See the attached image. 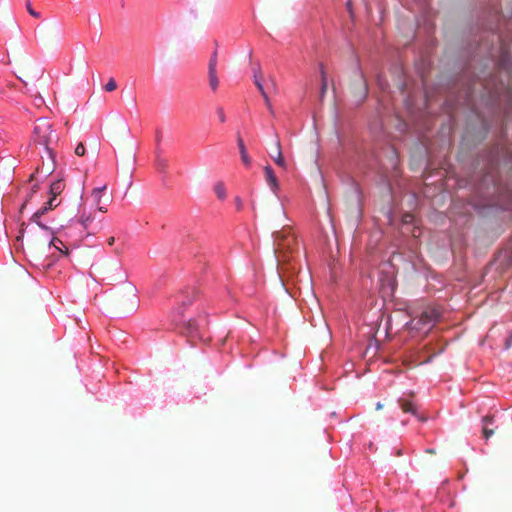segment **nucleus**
<instances>
[{"instance_id": "nucleus-6", "label": "nucleus", "mask_w": 512, "mask_h": 512, "mask_svg": "<svg viewBox=\"0 0 512 512\" xmlns=\"http://www.w3.org/2000/svg\"><path fill=\"white\" fill-rule=\"evenodd\" d=\"M65 187L66 182L63 176H61L60 174L52 176L49 184L48 199L43 204V206H46L51 209H55L58 206H60L63 200L62 194L65 190Z\"/></svg>"}, {"instance_id": "nucleus-36", "label": "nucleus", "mask_w": 512, "mask_h": 512, "mask_svg": "<svg viewBox=\"0 0 512 512\" xmlns=\"http://www.w3.org/2000/svg\"><path fill=\"white\" fill-rule=\"evenodd\" d=\"M357 69H358V71L360 72L361 77H364L359 63H358V65H357Z\"/></svg>"}, {"instance_id": "nucleus-11", "label": "nucleus", "mask_w": 512, "mask_h": 512, "mask_svg": "<svg viewBox=\"0 0 512 512\" xmlns=\"http://www.w3.org/2000/svg\"><path fill=\"white\" fill-rule=\"evenodd\" d=\"M51 208L41 206L31 217L30 221L37 224L42 230L46 231L49 235H53V229L47 226L43 221L42 217L51 211Z\"/></svg>"}, {"instance_id": "nucleus-8", "label": "nucleus", "mask_w": 512, "mask_h": 512, "mask_svg": "<svg viewBox=\"0 0 512 512\" xmlns=\"http://www.w3.org/2000/svg\"><path fill=\"white\" fill-rule=\"evenodd\" d=\"M91 199L93 205H95L99 211L106 212L107 207L111 203V198L107 195V186L102 185L93 188L91 192Z\"/></svg>"}, {"instance_id": "nucleus-25", "label": "nucleus", "mask_w": 512, "mask_h": 512, "mask_svg": "<svg viewBox=\"0 0 512 512\" xmlns=\"http://www.w3.org/2000/svg\"><path fill=\"white\" fill-rule=\"evenodd\" d=\"M116 88H117V83L114 78H110L104 86V89L107 92H112V91L116 90Z\"/></svg>"}, {"instance_id": "nucleus-35", "label": "nucleus", "mask_w": 512, "mask_h": 512, "mask_svg": "<svg viewBox=\"0 0 512 512\" xmlns=\"http://www.w3.org/2000/svg\"><path fill=\"white\" fill-rule=\"evenodd\" d=\"M383 408V404L381 402L376 403V410H381Z\"/></svg>"}, {"instance_id": "nucleus-17", "label": "nucleus", "mask_w": 512, "mask_h": 512, "mask_svg": "<svg viewBox=\"0 0 512 512\" xmlns=\"http://www.w3.org/2000/svg\"><path fill=\"white\" fill-rule=\"evenodd\" d=\"M237 145L239 148V152H240L241 160H242L243 164L246 167H250L251 166V158L249 157L247 150H246V146L244 144V141L239 134H238V138H237Z\"/></svg>"}, {"instance_id": "nucleus-20", "label": "nucleus", "mask_w": 512, "mask_h": 512, "mask_svg": "<svg viewBox=\"0 0 512 512\" xmlns=\"http://www.w3.org/2000/svg\"><path fill=\"white\" fill-rule=\"evenodd\" d=\"M480 121H481V128L483 131V139H485L488 135V133L491 131L494 125V120L486 118L484 116L479 115Z\"/></svg>"}, {"instance_id": "nucleus-21", "label": "nucleus", "mask_w": 512, "mask_h": 512, "mask_svg": "<svg viewBox=\"0 0 512 512\" xmlns=\"http://www.w3.org/2000/svg\"><path fill=\"white\" fill-rule=\"evenodd\" d=\"M319 68H320V77H321L320 94L323 97L328 89V77H327V73L324 69L323 64H320Z\"/></svg>"}, {"instance_id": "nucleus-37", "label": "nucleus", "mask_w": 512, "mask_h": 512, "mask_svg": "<svg viewBox=\"0 0 512 512\" xmlns=\"http://www.w3.org/2000/svg\"><path fill=\"white\" fill-rule=\"evenodd\" d=\"M426 452H428V453H435V451H434V449H433V448H429V449H427V450H426Z\"/></svg>"}, {"instance_id": "nucleus-19", "label": "nucleus", "mask_w": 512, "mask_h": 512, "mask_svg": "<svg viewBox=\"0 0 512 512\" xmlns=\"http://www.w3.org/2000/svg\"><path fill=\"white\" fill-rule=\"evenodd\" d=\"M483 422V436L486 440H488L493 435V430L488 428V425H492L494 423L493 416H485L482 419Z\"/></svg>"}, {"instance_id": "nucleus-28", "label": "nucleus", "mask_w": 512, "mask_h": 512, "mask_svg": "<svg viewBox=\"0 0 512 512\" xmlns=\"http://www.w3.org/2000/svg\"><path fill=\"white\" fill-rule=\"evenodd\" d=\"M216 113L218 115L220 122H222V123L226 122V116H225V113H224V110L222 107H218L216 110Z\"/></svg>"}, {"instance_id": "nucleus-9", "label": "nucleus", "mask_w": 512, "mask_h": 512, "mask_svg": "<svg viewBox=\"0 0 512 512\" xmlns=\"http://www.w3.org/2000/svg\"><path fill=\"white\" fill-rule=\"evenodd\" d=\"M23 95L21 91L12 84L6 83L0 87V101L7 103H19Z\"/></svg>"}, {"instance_id": "nucleus-26", "label": "nucleus", "mask_w": 512, "mask_h": 512, "mask_svg": "<svg viewBox=\"0 0 512 512\" xmlns=\"http://www.w3.org/2000/svg\"><path fill=\"white\" fill-rule=\"evenodd\" d=\"M26 9H27V12H28L32 17L40 18V13H39V12H37V11L32 7V4H31V1H30V0H27V2H26Z\"/></svg>"}, {"instance_id": "nucleus-2", "label": "nucleus", "mask_w": 512, "mask_h": 512, "mask_svg": "<svg viewBox=\"0 0 512 512\" xmlns=\"http://www.w3.org/2000/svg\"><path fill=\"white\" fill-rule=\"evenodd\" d=\"M168 319L173 330L192 345L208 338L209 312L195 287H186L170 298Z\"/></svg>"}, {"instance_id": "nucleus-3", "label": "nucleus", "mask_w": 512, "mask_h": 512, "mask_svg": "<svg viewBox=\"0 0 512 512\" xmlns=\"http://www.w3.org/2000/svg\"><path fill=\"white\" fill-rule=\"evenodd\" d=\"M422 21L425 31V41L423 47L415 52V66L419 75L418 92L422 96L421 106L416 103V92L414 89L410 88L409 79L406 77L404 69L400 67V72L403 77L400 83V89L404 95L405 106L411 113L415 111L423 113L426 111L432 97L427 85V74L432 64L431 56L437 45V40L434 37L435 25L429 16H423Z\"/></svg>"}, {"instance_id": "nucleus-18", "label": "nucleus", "mask_w": 512, "mask_h": 512, "mask_svg": "<svg viewBox=\"0 0 512 512\" xmlns=\"http://www.w3.org/2000/svg\"><path fill=\"white\" fill-rule=\"evenodd\" d=\"M37 141L44 146L45 152L47 153L48 157L51 159V173H52L56 166V162H55L56 155H55L53 149L49 147L48 141L45 139L44 136L42 138L39 136Z\"/></svg>"}, {"instance_id": "nucleus-13", "label": "nucleus", "mask_w": 512, "mask_h": 512, "mask_svg": "<svg viewBox=\"0 0 512 512\" xmlns=\"http://www.w3.org/2000/svg\"><path fill=\"white\" fill-rule=\"evenodd\" d=\"M49 247L55 248L63 255H68L69 247L71 246L67 244L66 239L63 240L62 238L55 236V232H53V235H51V239L49 241Z\"/></svg>"}, {"instance_id": "nucleus-33", "label": "nucleus", "mask_w": 512, "mask_h": 512, "mask_svg": "<svg viewBox=\"0 0 512 512\" xmlns=\"http://www.w3.org/2000/svg\"><path fill=\"white\" fill-rule=\"evenodd\" d=\"M422 7L424 10H427L429 7V0H422Z\"/></svg>"}, {"instance_id": "nucleus-22", "label": "nucleus", "mask_w": 512, "mask_h": 512, "mask_svg": "<svg viewBox=\"0 0 512 512\" xmlns=\"http://www.w3.org/2000/svg\"><path fill=\"white\" fill-rule=\"evenodd\" d=\"M276 145H277V156L274 158V162L279 167L284 168L286 166V161H285V159H284V157L282 155L279 140L276 141Z\"/></svg>"}, {"instance_id": "nucleus-34", "label": "nucleus", "mask_w": 512, "mask_h": 512, "mask_svg": "<svg viewBox=\"0 0 512 512\" xmlns=\"http://www.w3.org/2000/svg\"><path fill=\"white\" fill-rule=\"evenodd\" d=\"M41 129H42V127H41L40 125H36V126L34 127V133H35L36 135H39V134H40V132H41Z\"/></svg>"}, {"instance_id": "nucleus-27", "label": "nucleus", "mask_w": 512, "mask_h": 512, "mask_svg": "<svg viewBox=\"0 0 512 512\" xmlns=\"http://www.w3.org/2000/svg\"><path fill=\"white\" fill-rule=\"evenodd\" d=\"M85 152H86V148H85L84 144L79 143L75 148V154L78 156H83L85 154Z\"/></svg>"}, {"instance_id": "nucleus-5", "label": "nucleus", "mask_w": 512, "mask_h": 512, "mask_svg": "<svg viewBox=\"0 0 512 512\" xmlns=\"http://www.w3.org/2000/svg\"><path fill=\"white\" fill-rule=\"evenodd\" d=\"M77 217V220H71L61 234L72 248L79 247L85 238L94 233L91 228L94 218L86 213L85 208L80 207Z\"/></svg>"}, {"instance_id": "nucleus-29", "label": "nucleus", "mask_w": 512, "mask_h": 512, "mask_svg": "<svg viewBox=\"0 0 512 512\" xmlns=\"http://www.w3.org/2000/svg\"><path fill=\"white\" fill-rule=\"evenodd\" d=\"M512 347V330L510 331L508 337L505 339L504 342V349L509 350Z\"/></svg>"}, {"instance_id": "nucleus-30", "label": "nucleus", "mask_w": 512, "mask_h": 512, "mask_svg": "<svg viewBox=\"0 0 512 512\" xmlns=\"http://www.w3.org/2000/svg\"><path fill=\"white\" fill-rule=\"evenodd\" d=\"M127 289H128V293L133 297V298H136V294H135V287L131 286V285H128L127 286Z\"/></svg>"}, {"instance_id": "nucleus-16", "label": "nucleus", "mask_w": 512, "mask_h": 512, "mask_svg": "<svg viewBox=\"0 0 512 512\" xmlns=\"http://www.w3.org/2000/svg\"><path fill=\"white\" fill-rule=\"evenodd\" d=\"M254 84L257 87V89L259 90V92L261 93L262 97L264 98V101H265V104H266L267 108L269 110H271L272 109L271 103H270L268 94H267V92L264 89V86H263V83H262V77H261L260 73L259 74L256 73V72L254 73Z\"/></svg>"}, {"instance_id": "nucleus-4", "label": "nucleus", "mask_w": 512, "mask_h": 512, "mask_svg": "<svg viewBox=\"0 0 512 512\" xmlns=\"http://www.w3.org/2000/svg\"><path fill=\"white\" fill-rule=\"evenodd\" d=\"M406 328L412 336L427 334L441 320L443 308L426 300H416L408 308Z\"/></svg>"}, {"instance_id": "nucleus-23", "label": "nucleus", "mask_w": 512, "mask_h": 512, "mask_svg": "<svg viewBox=\"0 0 512 512\" xmlns=\"http://www.w3.org/2000/svg\"><path fill=\"white\" fill-rule=\"evenodd\" d=\"M214 192L219 199L224 200L226 198V189L222 183L215 184Z\"/></svg>"}, {"instance_id": "nucleus-12", "label": "nucleus", "mask_w": 512, "mask_h": 512, "mask_svg": "<svg viewBox=\"0 0 512 512\" xmlns=\"http://www.w3.org/2000/svg\"><path fill=\"white\" fill-rule=\"evenodd\" d=\"M216 64H217V57H216V52H214L209 61V65H208L209 85L213 91H216L218 88V85H219V80H218L217 72H216Z\"/></svg>"}, {"instance_id": "nucleus-10", "label": "nucleus", "mask_w": 512, "mask_h": 512, "mask_svg": "<svg viewBox=\"0 0 512 512\" xmlns=\"http://www.w3.org/2000/svg\"><path fill=\"white\" fill-rule=\"evenodd\" d=\"M161 141V132L157 131L156 133V142L158 147L155 151V168L156 170L162 174V181L165 182L166 173L168 169V160L162 156V151L159 147V143Z\"/></svg>"}, {"instance_id": "nucleus-24", "label": "nucleus", "mask_w": 512, "mask_h": 512, "mask_svg": "<svg viewBox=\"0 0 512 512\" xmlns=\"http://www.w3.org/2000/svg\"><path fill=\"white\" fill-rule=\"evenodd\" d=\"M377 83H378L379 88L383 92L387 91L389 84H388L387 80L381 74L377 75Z\"/></svg>"}, {"instance_id": "nucleus-14", "label": "nucleus", "mask_w": 512, "mask_h": 512, "mask_svg": "<svg viewBox=\"0 0 512 512\" xmlns=\"http://www.w3.org/2000/svg\"><path fill=\"white\" fill-rule=\"evenodd\" d=\"M399 407L406 413H410L413 416H416L420 421H425L426 419L423 417H420L417 413V408L414 404V402L411 399L406 398H399L398 399Z\"/></svg>"}, {"instance_id": "nucleus-39", "label": "nucleus", "mask_w": 512, "mask_h": 512, "mask_svg": "<svg viewBox=\"0 0 512 512\" xmlns=\"http://www.w3.org/2000/svg\"><path fill=\"white\" fill-rule=\"evenodd\" d=\"M413 38H414V40L416 41V39H417V35H416V33H415V32H414V34H413Z\"/></svg>"}, {"instance_id": "nucleus-32", "label": "nucleus", "mask_w": 512, "mask_h": 512, "mask_svg": "<svg viewBox=\"0 0 512 512\" xmlns=\"http://www.w3.org/2000/svg\"><path fill=\"white\" fill-rule=\"evenodd\" d=\"M235 201H236L237 209H241V207H242V200L240 199V197H236Z\"/></svg>"}, {"instance_id": "nucleus-15", "label": "nucleus", "mask_w": 512, "mask_h": 512, "mask_svg": "<svg viewBox=\"0 0 512 512\" xmlns=\"http://www.w3.org/2000/svg\"><path fill=\"white\" fill-rule=\"evenodd\" d=\"M264 173L267 184L269 185L270 189L276 193V191L279 189V181L273 168L270 165L265 166Z\"/></svg>"}, {"instance_id": "nucleus-1", "label": "nucleus", "mask_w": 512, "mask_h": 512, "mask_svg": "<svg viewBox=\"0 0 512 512\" xmlns=\"http://www.w3.org/2000/svg\"><path fill=\"white\" fill-rule=\"evenodd\" d=\"M464 54V73L481 85L488 108L499 117L495 140L477 155L483 162L481 173L460 180L472 193L461 216L462 222L467 223L471 210L487 215L509 209L504 201L508 187L502 180L500 165L512 166V148L507 143L512 120V17L504 15L500 0H480Z\"/></svg>"}, {"instance_id": "nucleus-38", "label": "nucleus", "mask_w": 512, "mask_h": 512, "mask_svg": "<svg viewBox=\"0 0 512 512\" xmlns=\"http://www.w3.org/2000/svg\"><path fill=\"white\" fill-rule=\"evenodd\" d=\"M473 94V89L469 88L468 96H471Z\"/></svg>"}, {"instance_id": "nucleus-31", "label": "nucleus", "mask_w": 512, "mask_h": 512, "mask_svg": "<svg viewBox=\"0 0 512 512\" xmlns=\"http://www.w3.org/2000/svg\"><path fill=\"white\" fill-rule=\"evenodd\" d=\"M346 6H347V10L350 14V16L352 17L353 16V9H352V3H351V0H347L346 2Z\"/></svg>"}, {"instance_id": "nucleus-7", "label": "nucleus", "mask_w": 512, "mask_h": 512, "mask_svg": "<svg viewBox=\"0 0 512 512\" xmlns=\"http://www.w3.org/2000/svg\"><path fill=\"white\" fill-rule=\"evenodd\" d=\"M493 268L498 273H504L512 268V245L500 249L494 255L493 260L486 267V273Z\"/></svg>"}]
</instances>
